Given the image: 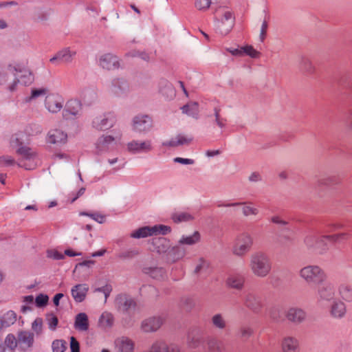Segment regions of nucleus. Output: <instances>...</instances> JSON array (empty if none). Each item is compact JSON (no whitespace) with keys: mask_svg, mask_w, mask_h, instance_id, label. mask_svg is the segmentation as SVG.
<instances>
[{"mask_svg":"<svg viewBox=\"0 0 352 352\" xmlns=\"http://www.w3.org/2000/svg\"><path fill=\"white\" fill-rule=\"evenodd\" d=\"M76 55V51L70 47H65L58 50L53 57L50 59V62L54 65L60 63L69 64L71 63Z\"/></svg>","mask_w":352,"mask_h":352,"instance_id":"obj_16","label":"nucleus"},{"mask_svg":"<svg viewBox=\"0 0 352 352\" xmlns=\"http://www.w3.org/2000/svg\"><path fill=\"white\" fill-rule=\"evenodd\" d=\"M71 352H79L80 346L78 342L72 336L70 338Z\"/></svg>","mask_w":352,"mask_h":352,"instance_id":"obj_64","label":"nucleus"},{"mask_svg":"<svg viewBox=\"0 0 352 352\" xmlns=\"http://www.w3.org/2000/svg\"><path fill=\"white\" fill-rule=\"evenodd\" d=\"M209 267V263L203 258H200L194 270V273L196 274L206 272Z\"/></svg>","mask_w":352,"mask_h":352,"instance_id":"obj_47","label":"nucleus"},{"mask_svg":"<svg viewBox=\"0 0 352 352\" xmlns=\"http://www.w3.org/2000/svg\"><path fill=\"white\" fill-rule=\"evenodd\" d=\"M241 212L244 217L257 216L259 214V209L254 206L251 201H243L241 207Z\"/></svg>","mask_w":352,"mask_h":352,"instance_id":"obj_39","label":"nucleus"},{"mask_svg":"<svg viewBox=\"0 0 352 352\" xmlns=\"http://www.w3.org/2000/svg\"><path fill=\"white\" fill-rule=\"evenodd\" d=\"M64 100L57 94H49L45 100V107L52 113L59 112L63 107Z\"/></svg>","mask_w":352,"mask_h":352,"instance_id":"obj_20","label":"nucleus"},{"mask_svg":"<svg viewBox=\"0 0 352 352\" xmlns=\"http://www.w3.org/2000/svg\"><path fill=\"white\" fill-rule=\"evenodd\" d=\"M150 250L159 254H165L170 248V241L165 237H156L151 239Z\"/></svg>","mask_w":352,"mask_h":352,"instance_id":"obj_24","label":"nucleus"},{"mask_svg":"<svg viewBox=\"0 0 352 352\" xmlns=\"http://www.w3.org/2000/svg\"><path fill=\"white\" fill-rule=\"evenodd\" d=\"M253 238L248 232H243L239 234L234 242L232 253L238 256H243L252 248Z\"/></svg>","mask_w":352,"mask_h":352,"instance_id":"obj_7","label":"nucleus"},{"mask_svg":"<svg viewBox=\"0 0 352 352\" xmlns=\"http://www.w3.org/2000/svg\"><path fill=\"white\" fill-rule=\"evenodd\" d=\"M300 277L309 285L322 283L327 278V274L323 269L317 265H308L299 271Z\"/></svg>","mask_w":352,"mask_h":352,"instance_id":"obj_4","label":"nucleus"},{"mask_svg":"<svg viewBox=\"0 0 352 352\" xmlns=\"http://www.w3.org/2000/svg\"><path fill=\"white\" fill-rule=\"evenodd\" d=\"M74 327L78 330H88L89 320L88 316L85 313H80L76 316Z\"/></svg>","mask_w":352,"mask_h":352,"instance_id":"obj_36","label":"nucleus"},{"mask_svg":"<svg viewBox=\"0 0 352 352\" xmlns=\"http://www.w3.org/2000/svg\"><path fill=\"white\" fill-rule=\"evenodd\" d=\"M16 153L21 155V159L17 162L19 167L26 170H32L37 166V155L30 147H20L16 150Z\"/></svg>","mask_w":352,"mask_h":352,"instance_id":"obj_8","label":"nucleus"},{"mask_svg":"<svg viewBox=\"0 0 352 352\" xmlns=\"http://www.w3.org/2000/svg\"><path fill=\"white\" fill-rule=\"evenodd\" d=\"M17 71L12 68L4 69L0 66V86H4L10 91H14L19 84Z\"/></svg>","mask_w":352,"mask_h":352,"instance_id":"obj_9","label":"nucleus"},{"mask_svg":"<svg viewBox=\"0 0 352 352\" xmlns=\"http://www.w3.org/2000/svg\"><path fill=\"white\" fill-rule=\"evenodd\" d=\"M243 54H246L251 58H255L259 56V52L256 51L252 45L242 47Z\"/></svg>","mask_w":352,"mask_h":352,"instance_id":"obj_53","label":"nucleus"},{"mask_svg":"<svg viewBox=\"0 0 352 352\" xmlns=\"http://www.w3.org/2000/svg\"><path fill=\"white\" fill-rule=\"evenodd\" d=\"M95 292H101L104 295L105 302L107 301V298L109 296L111 292H112V287L111 285L107 284L104 286L101 287L96 288L94 290Z\"/></svg>","mask_w":352,"mask_h":352,"instance_id":"obj_55","label":"nucleus"},{"mask_svg":"<svg viewBox=\"0 0 352 352\" xmlns=\"http://www.w3.org/2000/svg\"><path fill=\"white\" fill-rule=\"evenodd\" d=\"M317 295L318 300L320 302H330L335 299L336 291L334 285L329 281H323L322 283L318 284Z\"/></svg>","mask_w":352,"mask_h":352,"instance_id":"obj_17","label":"nucleus"},{"mask_svg":"<svg viewBox=\"0 0 352 352\" xmlns=\"http://www.w3.org/2000/svg\"><path fill=\"white\" fill-rule=\"evenodd\" d=\"M226 283L230 288L241 290L244 287L245 277L240 274H231L227 278Z\"/></svg>","mask_w":352,"mask_h":352,"instance_id":"obj_28","label":"nucleus"},{"mask_svg":"<svg viewBox=\"0 0 352 352\" xmlns=\"http://www.w3.org/2000/svg\"><path fill=\"white\" fill-rule=\"evenodd\" d=\"M80 215L89 217L99 223H102L104 221V216L99 213H89L87 212H80Z\"/></svg>","mask_w":352,"mask_h":352,"instance_id":"obj_54","label":"nucleus"},{"mask_svg":"<svg viewBox=\"0 0 352 352\" xmlns=\"http://www.w3.org/2000/svg\"><path fill=\"white\" fill-rule=\"evenodd\" d=\"M126 150L131 154L148 153L153 150L151 140H133L126 144Z\"/></svg>","mask_w":352,"mask_h":352,"instance_id":"obj_13","label":"nucleus"},{"mask_svg":"<svg viewBox=\"0 0 352 352\" xmlns=\"http://www.w3.org/2000/svg\"><path fill=\"white\" fill-rule=\"evenodd\" d=\"M132 130L138 133H146L153 127V119L147 114L135 116L131 121Z\"/></svg>","mask_w":352,"mask_h":352,"instance_id":"obj_11","label":"nucleus"},{"mask_svg":"<svg viewBox=\"0 0 352 352\" xmlns=\"http://www.w3.org/2000/svg\"><path fill=\"white\" fill-rule=\"evenodd\" d=\"M216 32L225 36L232 29L234 17L231 10L226 6L217 7L214 12Z\"/></svg>","mask_w":352,"mask_h":352,"instance_id":"obj_2","label":"nucleus"},{"mask_svg":"<svg viewBox=\"0 0 352 352\" xmlns=\"http://www.w3.org/2000/svg\"><path fill=\"white\" fill-rule=\"evenodd\" d=\"M338 292L340 298L346 302H352V285L343 283L339 286Z\"/></svg>","mask_w":352,"mask_h":352,"instance_id":"obj_38","label":"nucleus"},{"mask_svg":"<svg viewBox=\"0 0 352 352\" xmlns=\"http://www.w3.org/2000/svg\"><path fill=\"white\" fill-rule=\"evenodd\" d=\"M115 346L118 352H134L135 342L127 337H121L115 340Z\"/></svg>","mask_w":352,"mask_h":352,"instance_id":"obj_26","label":"nucleus"},{"mask_svg":"<svg viewBox=\"0 0 352 352\" xmlns=\"http://www.w3.org/2000/svg\"><path fill=\"white\" fill-rule=\"evenodd\" d=\"M82 107L81 102L77 99H70L65 104L62 112L63 118L65 120H76L81 118Z\"/></svg>","mask_w":352,"mask_h":352,"instance_id":"obj_10","label":"nucleus"},{"mask_svg":"<svg viewBox=\"0 0 352 352\" xmlns=\"http://www.w3.org/2000/svg\"><path fill=\"white\" fill-rule=\"evenodd\" d=\"M88 290L87 284H78L72 287L71 294L76 302H81L85 300Z\"/></svg>","mask_w":352,"mask_h":352,"instance_id":"obj_30","label":"nucleus"},{"mask_svg":"<svg viewBox=\"0 0 352 352\" xmlns=\"http://www.w3.org/2000/svg\"><path fill=\"white\" fill-rule=\"evenodd\" d=\"M177 136L179 140V144H180V146L188 145L192 140V138L182 134H179Z\"/></svg>","mask_w":352,"mask_h":352,"instance_id":"obj_63","label":"nucleus"},{"mask_svg":"<svg viewBox=\"0 0 352 352\" xmlns=\"http://www.w3.org/2000/svg\"><path fill=\"white\" fill-rule=\"evenodd\" d=\"M139 254L140 251L138 249L129 248L121 252L118 256L119 258L122 260H130L138 256Z\"/></svg>","mask_w":352,"mask_h":352,"instance_id":"obj_43","label":"nucleus"},{"mask_svg":"<svg viewBox=\"0 0 352 352\" xmlns=\"http://www.w3.org/2000/svg\"><path fill=\"white\" fill-rule=\"evenodd\" d=\"M80 97L85 102L91 103L96 98V93L94 89L86 88L82 91Z\"/></svg>","mask_w":352,"mask_h":352,"instance_id":"obj_44","label":"nucleus"},{"mask_svg":"<svg viewBox=\"0 0 352 352\" xmlns=\"http://www.w3.org/2000/svg\"><path fill=\"white\" fill-rule=\"evenodd\" d=\"M201 239L200 233L198 231H195L190 235H182L178 243L182 246L193 245L197 243Z\"/></svg>","mask_w":352,"mask_h":352,"instance_id":"obj_34","label":"nucleus"},{"mask_svg":"<svg viewBox=\"0 0 352 352\" xmlns=\"http://www.w3.org/2000/svg\"><path fill=\"white\" fill-rule=\"evenodd\" d=\"M49 90L47 88L42 87L39 89H33L31 91V96L28 99L26 100L27 102H29L33 99L38 98L40 96H43L45 95L49 94Z\"/></svg>","mask_w":352,"mask_h":352,"instance_id":"obj_49","label":"nucleus"},{"mask_svg":"<svg viewBox=\"0 0 352 352\" xmlns=\"http://www.w3.org/2000/svg\"><path fill=\"white\" fill-rule=\"evenodd\" d=\"M33 343V334L30 331H20L18 340L12 334H8L5 340L6 346L13 351L17 346L21 350L30 347Z\"/></svg>","mask_w":352,"mask_h":352,"instance_id":"obj_5","label":"nucleus"},{"mask_svg":"<svg viewBox=\"0 0 352 352\" xmlns=\"http://www.w3.org/2000/svg\"><path fill=\"white\" fill-rule=\"evenodd\" d=\"M164 322L161 316H152L144 319L141 324L142 330H158Z\"/></svg>","mask_w":352,"mask_h":352,"instance_id":"obj_27","label":"nucleus"},{"mask_svg":"<svg viewBox=\"0 0 352 352\" xmlns=\"http://www.w3.org/2000/svg\"><path fill=\"white\" fill-rule=\"evenodd\" d=\"M173 162L175 163H179L184 165H192L195 164V160L189 158H183L177 157L173 158Z\"/></svg>","mask_w":352,"mask_h":352,"instance_id":"obj_62","label":"nucleus"},{"mask_svg":"<svg viewBox=\"0 0 352 352\" xmlns=\"http://www.w3.org/2000/svg\"><path fill=\"white\" fill-rule=\"evenodd\" d=\"M17 164L15 160L9 155L0 156V168L13 166Z\"/></svg>","mask_w":352,"mask_h":352,"instance_id":"obj_50","label":"nucleus"},{"mask_svg":"<svg viewBox=\"0 0 352 352\" xmlns=\"http://www.w3.org/2000/svg\"><path fill=\"white\" fill-rule=\"evenodd\" d=\"M98 65L108 71L117 69L120 67V58L112 53L100 54L97 60Z\"/></svg>","mask_w":352,"mask_h":352,"instance_id":"obj_15","label":"nucleus"},{"mask_svg":"<svg viewBox=\"0 0 352 352\" xmlns=\"http://www.w3.org/2000/svg\"><path fill=\"white\" fill-rule=\"evenodd\" d=\"M300 66L302 70L309 74H312L315 72L316 67L309 58H302Z\"/></svg>","mask_w":352,"mask_h":352,"instance_id":"obj_41","label":"nucleus"},{"mask_svg":"<svg viewBox=\"0 0 352 352\" xmlns=\"http://www.w3.org/2000/svg\"><path fill=\"white\" fill-rule=\"evenodd\" d=\"M121 136L120 133L115 138L109 135H102L98 139L96 143L97 152L101 153L111 150L116 145L117 142L120 140Z\"/></svg>","mask_w":352,"mask_h":352,"instance_id":"obj_18","label":"nucleus"},{"mask_svg":"<svg viewBox=\"0 0 352 352\" xmlns=\"http://www.w3.org/2000/svg\"><path fill=\"white\" fill-rule=\"evenodd\" d=\"M270 316L276 322H283L285 319V317L282 316L281 310L279 308L272 309L270 312Z\"/></svg>","mask_w":352,"mask_h":352,"instance_id":"obj_51","label":"nucleus"},{"mask_svg":"<svg viewBox=\"0 0 352 352\" xmlns=\"http://www.w3.org/2000/svg\"><path fill=\"white\" fill-rule=\"evenodd\" d=\"M249 267L255 276L266 277L272 270L270 258L263 252H256L250 256Z\"/></svg>","mask_w":352,"mask_h":352,"instance_id":"obj_3","label":"nucleus"},{"mask_svg":"<svg viewBox=\"0 0 352 352\" xmlns=\"http://www.w3.org/2000/svg\"><path fill=\"white\" fill-rule=\"evenodd\" d=\"M49 298L47 295L41 294L36 297L35 302L38 307L45 306L48 302Z\"/></svg>","mask_w":352,"mask_h":352,"instance_id":"obj_58","label":"nucleus"},{"mask_svg":"<svg viewBox=\"0 0 352 352\" xmlns=\"http://www.w3.org/2000/svg\"><path fill=\"white\" fill-rule=\"evenodd\" d=\"M65 348V343L63 340H55L52 343L53 352H63Z\"/></svg>","mask_w":352,"mask_h":352,"instance_id":"obj_57","label":"nucleus"},{"mask_svg":"<svg viewBox=\"0 0 352 352\" xmlns=\"http://www.w3.org/2000/svg\"><path fill=\"white\" fill-rule=\"evenodd\" d=\"M327 241L335 243H342L344 241L348 240L349 239L350 234L346 232H342L335 234H330L329 233H327Z\"/></svg>","mask_w":352,"mask_h":352,"instance_id":"obj_45","label":"nucleus"},{"mask_svg":"<svg viewBox=\"0 0 352 352\" xmlns=\"http://www.w3.org/2000/svg\"><path fill=\"white\" fill-rule=\"evenodd\" d=\"M142 272L155 279L162 278L165 274L164 269L160 267H144Z\"/></svg>","mask_w":352,"mask_h":352,"instance_id":"obj_37","label":"nucleus"},{"mask_svg":"<svg viewBox=\"0 0 352 352\" xmlns=\"http://www.w3.org/2000/svg\"><path fill=\"white\" fill-rule=\"evenodd\" d=\"M346 311L345 304L340 300L334 299L331 305V315L334 318H341L344 316Z\"/></svg>","mask_w":352,"mask_h":352,"instance_id":"obj_32","label":"nucleus"},{"mask_svg":"<svg viewBox=\"0 0 352 352\" xmlns=\"http://www.w3.org/2000/svg\"><path fill=\"white\" fill-rule=\"evenodd\" d=\"M281 348L283 352H298V342L293 338H285L282 342Z\"/></svg>","mask_w":352,"mask_h":352,"instance_id":"obj_35","label":"nucleus"},{"mask_svg":"<svg viewBox=\"0 0 352 352\" xmlns=\"http://www.w3.org/2000/svg\"><path fill=\"white\" fill-rule=\"evenodd\" d=\"M116 122V117L113 113L108 112L96 116L92 120V126L98 131H104L111 128Z\"/></svg>","mask_w":352,"mask_h":352,"instance_id":"obj_14","label":"nucleus"},{"mask_svg":"<svg viewBox=\"0 0 352 352\" xmlns=\"http://www.w3.org/2000/svg\"><path fill=\"white\" fill-rule=\"evenodd\" d=\"M159 91L167 99L173 100L176 92L173 85L166 79H162L158 84Z\"/></svg>","mask_w":352,"mask_h":352,"instance_id":"obj_29","label":"nucleus"},{"mask_svg":"<svg viewBox=\"0 0 352 352\" xmlns=\"http://www.w3.org/2000/svg\"><path fill=\"white\" fill-rule=\"evenodd\" d=\"M110 92L117 97L125 96L129 91V85L123 78H116L111 80Z\"/></svg>","mask_w":352,"mask_h":352,"instance_id":"obj_21","label":"nucleus"},{"mask_svg":"<svg viewBox=\"0 0 352 352\" xmlns=\"http://www.w3.org/2000/svg\"><path fill=\"white\" fill-rule=\"evenodd\" d=\"M285 317L288 322L297 325L305 321L307 313L299 307L292 306L285 311Z\"/></svg>","mask_w":352,"mask_h":352,"instance_id":"obj_19","label":"nucleus"},{"mask_svg":"<svg viewBox=\"0 0 352 352\" xmlns=\"http://www.w3.org/2000/svg\"><path fill=\"white\" fill-rule=\"evenodd\" d=\"M172 219L175 223H181L190 221L193 219V217L188 212H182L174 214Z\"/></svg>","mask_w":352,"mask_h":352,"instance_id":"obj_46","label":"nucleus"},{"mask_svg":"<svg viewBox=\"0 0 352 352\" xmlns=\"http://www.w3.org/2000/svg\"><path fill=\"white\" fill-rule=\"evenodd\" d=\"M16 314L14 311L10 310L0 316V330L10 327L16 321Z\"/></svg>","mask_w":352,"mask_h":352,"instance_id":"obj_33","label":"nucleus"},{"mask_svg":"<svg viewBox=\"0 0 352 352\" xmlns=\"http://www.w3.org/2000/svg\"><path fill=\"white\" fill-rule=\"evenodd\" d=\"M212 323L216 328L220 329H223L226 327V321L224 317L220 314H215L212 316Z\"/></svg>","mask_w":352,"mask_h":352,"instance_id":"obj_48","label":"nucleus"},{"mask_svg":"<svg viewBox=\"0 0 352 352\" xmlns=\"http://www.w3.org/2000/svg\"><path fill=\"white\" fill-rule=\"evenodd\" d=\"M333 178L329 176H324L318 179L317 184L319 186H328L333 183Z\"/></svg>","mask_w":352,"mask_h":352,"instance_id":"obj_60","label":"nucleus"},{"mask_svg":"<svg viewBox=\"0 0 352 352\" xmlns=\"http://www.w3.org/2000/svg\"><path fill=\"white\" fill-rule=\"evenodd\" d=\"M46 142L52 144H65L67 142V133L60 129H51L47 132Z\"/></svg>","mask_w":352,"mask_h":352,"instance_id":"obj_23","label":"nucleus"},{"mask_svg":"<svg viewBox=\"0 0 352 352\" xmlns=\"http://www.w3.org/2000/svg\"><path fill=\"white\" fill-rule=\"evenodd\" d=\"M115 318L112 313L105 311L101 314L98 320V326L102 329H111L113 327Z\"/></svg>","mask_w":352,"mask_h":352,"instance_id":"obj_31","label":"nucleus"},{"mask_svg":"<svg viewBox=\"0 0 352 352\" xmlns=\"http://www.w3.org/2000/svg\"><path fill=\"white\" fill-rule=\"evenodd\" d=\"M25 137V134L23 132H19L14 134L10 139V145L12 147H24L23 146L24 143V138Z\"/></svg>","mask_w":352,"mask_h":352,"instance_id":"obj_42","label":"nucleus"},{"mask_svg":"<svg viewBox=\"0 0 352 352\" xmlns=\"http://www.w3.org/2000/svg\"><path fill=\"white\" fill-rule=\"evenodd\" d=\"M117 309L122 313L129 314L138 308L135 300L127 294H118L115 300Z\"/></svg>","mask_w":352,"mask_h":352,"instance_id":"obj_12","label":"nucleus"},{"mask_svg":"<svg viewBox=\"0 0 352 352\" xmlns=\"http://www.w3.org/2000/svg\"><path fill=\"white\" fill-rule=\"evenodd\" d=\"M19 83L23 85H28L32 81V76L30 72H25L24 74L20 76L19 77Z\"/></svg>","mask_w":352,"mask_h":352,"instance_id":"obj_59","label":"nucleus"},{"mask_svg":"<svg viewBox=\"0 0 352 352\" xmlns=\"http://www.w3.org/2000/svg\"><path fill=\"white\" fill-rule=\"evenodd\" d=\"M244 304L254 313H258L262 307V299L260 295L253 292H248L244 296Z\"/></svg>","mask_w":352,"mask_h":352,"instance_id":"obj_22","label":"nucleus"},{"mask_svg":"<svg viewBox=\"0 0 352 352\" xmlns=\"http://www.w3.org/2000/svg\"><path fill=\"white\" fill-rule=\"evenodd\" d=\"M186 248L177 243L176 245L170 246L167 252L166 258L168 263H173L182 259L186 256Z\"/></svg>","mask_w":352,"mask_h":352,"instance_id":"obj_25","label":"nucleus"},{"mask_svg":"<svg viewBox=\"0 0 352 352\" xmlns=\"http://www.w3.org/2000/svg\"><path fill=\"white\" fill-rule=\"evenodd\" d=\"M341 227L339 223L329 222L320 228L311 229L305 236L304 243L308 249L322 254L327 250V233L333 232Z\"/></svg>","mask_w":352,"mask_h":352,"instance_id":"obj_1","label":"nucleus"},{"mask_svg":"<svg viewBox=\"0 0 352 352\" xmlns=\"http://www.w3.org/2000/svg\"><path fill=\"white\" fill-rule=\"evenodd\" d=\"M182 111L183 113H185L192 118H197L199 114L198 103L194 102L186 104L182 107Z\"/></svg>","mask_w":352,"mask_h":352,"instance_id":"obj_40","label":"nucleus"},{"mask_svg":"<svg viewBox=\"0 0 352 352\" xmlns=\"http://www.w3.org/2000/svg\"><path fill=\"white\" fill-rule=\"evenodd\" d=\"M170 231L171 228L170 226L162 224L155 225L151 227L143 226L131 232L130 237L139 239L159 234L166 235L170 232Z\"/></svg>","mask_w":352,"mask_h":352,"instance_id":"obj_6","label":"nucleus"},{"mask_svg":"<svg viewBox=\"0 0 352 352\" xmlns=\"http://www.w3.org/2000/svg\"><path fill=\"white\" fill-rule=\"evenodd\" d=\"M162 146L166 147H178L180 146V144H179V140L176 135L168 140L163 142Z\"/></svg>","mask_w":352,"mask_h":352,"instance_id":"obj_61","label":"nucleus"},{"mask_svg":"<svg viewBox=\"0 0 352 352\" xmlns=\"http://www.w3.org/2000/svg\"><path fill=\"white\" fill-rule=\"evenodd\" d=\"M47 257L54 260H63L65 258V255L55 249H50L47 250Z\"/></svg>","mask_w":352,"mask_h":352,"instance_id":"obj_52","label":"nucleus"},{"mask_svg":"<svg viewBox=\"0 0 352 352\" xmlns=\"http://www.w3.org/2000/svg\"><path fill=\"white\" fill-rule=\"evenodd\" d=\"M210 3V0H195V6L199 10H205L208 9Z\"/></svg>","mask_w":352,"mask_h":352,"instance_id":"obj_56","label":"nucleus"}]
</instances>
